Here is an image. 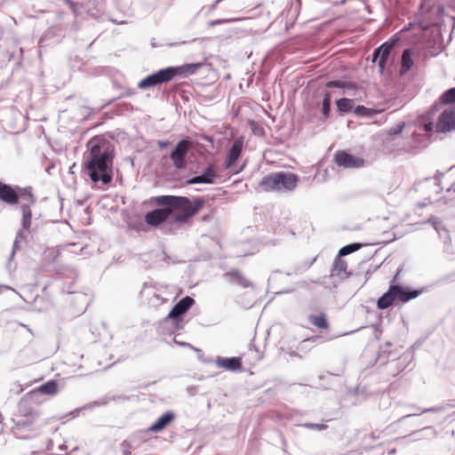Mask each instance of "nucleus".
<instances>
[{"label":"nucleus","instance_id":"obj_48","mask_svg":"<svg viewBox=\"0 0 455 455\" xmlns=\"http://www.w3.org/2000/svg\"><path fill=\"white\" fill-rule=\"evenodd\" d=\"M416 415H419V414L418 413H411V414L405 415L404 417H403V419L410 418V417L416 416Z\"/></svg>","mask_w":455,"mask_h":455},{"label":"nucleus","instance_id":"obj_17","mask_svg":"<svg viewBox=\"0 0 455 455\" xmlns=\"http://www.w3.org/2000/svg\"><path fill=\"white\" fill-rule=\"evenodd\" d=\"M0 200L12 205L18 203L19 195L11 186L0 181Z\"/></svg>","mask_w":455,"mask_h":455},{"label":"nucleus","instance_id":"obj_46","mask_svg":"<svg viewBox=\"0 0 455 455\" xmlns=\"http://www.w3.org/2000/svg\"><path fill=\"white\" fill-rule=\"evenodd\" d=\"M224 20H213L211 22V25L212 26H214V25H218V24H220L222 23Z\"/></svg>","mask_w":455,"mask_h":455},{"label":"nucleus","instance_id":"obj_2","mask_svg":"<svg viewBox=\"0 0 455 455\" xmlns=\"http://www.w3.org/2000/svg\"><path fill=\"white\" fill-rule=\"evenodd\" d=\"M115 148L112 142L101 136H95L86 143L84 166L93 182L108 185L113 180Z\"/></svg>","mask_w":455,"mask_h":455},{"label":"nucleus","instance_id":"obj_41","mask_svg":"<svg viewBox=\"0 0 455 455\" xmlns=\"http://www.w3.org/2000/svg\"><path fill=\"white\" fill-rule=\"evenodd\" d=\"M121 447H122V451L124 455H131V444L130 443L127 441V440H124L122 443H121Z\"/></svg>","mask_w":455,"mask_h":455},{"label":"nucleus","instance_id":"obj_33","mask_svg":"<svg viewBox=\"0 0 455 455\" xmlns=\"http://www.w3.org/2000/svg\"><path fill=\"white\" fill-rule=\"evenodd\" d=\"M421 136V134L418 133L416 131L415 132H413V138L415 139V143L414 144H411V145H409L408 147L404 148V150L405 151H408V152H411L412 151L413 149H417L418 148H420L422 147L423 145H421L420 141H419V137Z\"/></svg>","mask_w":455,"mask_h":455},{"label":"nucleus","instance_id":"obj_18","mask_svg":"<svg viewBox=\"0 0 455 455\" xmlns=\"http://www.w3.org/2000/svg\"><path fill=\"white\" fill-rule=\"evenodd\" d=\"M203 67V63H188L184 64L178 67H169L172 69H174L173 78L177 76H186L188 75H194L198 72V70Z\"/></svg>","mask_w":455,"mask_h":455},{"label":"nucleus","instance_id":"obj_35","mask_svg":"<svg viewBox=\"0 0 455 455\" xmlns=\"http://www.w3.org/2000/svg\"><path fill=\"white\" fill-rule=\"evenodd\" d=\"M20 197L22 201H25L23 204H28L30 206L35 204V198L30 192L21 194Z\"/></svg>","mask_w":455,"mask_h":455},{"label":"nucleus","instance_id":"obj_52","mask_svg":"<svg viewBox=\"0 0 455 455\" xmlns=\"http://www.w3.org/2000/svg\"><path fill=\"white\" fill-rule=\"evenodd\" d=\"M114 23H118L116 20H113ZM120 24H123L124 22H119Z\"/></svg>","mask_w":455,"mask_h":455},{"label":"nucleus","instance_id":"obj_47","mask_svg":"<svg viewBox=\"0 0 455 455\" xmlns=\"http://www.w3.org/2000/svg\"><path fill=\"white\" fill-rule=\"evenodd\" d=\"M441 238L443 239L444 243H447V241L451 240L450 237L449 238L445 237L444 232H442V237Z\"/></svg>","mask_w":455,"mask_h":455},{"label":"nucleus","instance_id":"obj_42","mask_svg":"<svg viewBox=\"0 0 455 455\" xmlns=\"http://www.w3.org/2000/svg\"><path fill=\"white\" fill-rule=\"evenodd\" d=\"M444 407L443 406H438V407H431V408H427V409H425L421 411V413H426V412H436V411H440L442 410H443Z\"/></svg>","mask_w":455,"mask_h":455},{"label":"nucleus","instance_id":"obj_32","mask_svg":"<svg viewBox=\"0 0 455 455\" xmlns=\"http://www.w3.org/2000/svg\"><path fill=\"white\" fill-rule=\"evenodd\" d=\"M442 101L445 104H452L455 103V87L447 90L442 95Z\"/></svg>","mask_w":455,"mask_h":455},{"label":"nucleus","instance_id":"obj_34","mask_svg":"<svg viewBox=\"0 0 455 455\" xmlns=\"http://www.w3.org/2000/svg\"><path fill=\"white\" fill-rule=\"evenodd\" d=\"M404 127H405V123L401 122V123L395 124V126L391 127L387 132L389 135L400 134L403 132Z\"/></svg>","mask_w":455,"mask_h":455},{"label":"nucleus","instance_id":"obj_31","mask_svg":"<svg viewBox=\"0 0 455 455\" xmlns=\"http://www.w3.org/2000/svg\"><path fill=\"white\" fill-rule=\"evenodd\" d=\"M360 248H361V244L360 243H355L347 244L346 246H343L339 250L338 257L342 258L343 256H346V255H348V254H350L352 252L356 251Z\"/></svg>","mask_w":455,"mask_h":455},{"label":"nucleus","instance_id":"obj_1","mask_svg":"<svg viewBox=\"0 0 455 455\" xmlns=\"http://www.w3.org/2000/svg\"><path fill=\"white\" fill-rule=\"evenodd\" d=\"M154 201L156 204L166 206V208L148 212L145 216V221L152 227L161 225L164 234L172 233L173 225L186 223L203 208L204 204L202 197L191 202L186 196H156Z\"/></svg>","mask_w":455,"mask_h":455},{"label":"nucleus","instance_id":"obj_4","mask_svg":"<svg viewBox=\"0 0 455 455\" xmlns=\"http://www.w3.org/2000/svg\"><path fill=\"white\" fill-rule=\"evenodd\" d=\"M299 182V176L292 172H278L265 176L259 183V187L266 192H290L293 191Z\"/></svg>","mask_w":455,"mask_h":455},{"label":"nucleus","instance_id":"obj_14","mask_svg":"<svg viewBox=\"0 0 455 455\" xmlns=\"http://www.w3.org/2000/svg\"><path fill=\"white\" fill-rule=\"evenodd\" d=\"M335 163L343 168H358L363 165L364 161L345 151H339L335 154Z\"/></svg>","mask_w":455,"mask_h":455},{"label":"nucleus","instance_id":"obj_11","mask_svg":"<svg viewBox=\"0 0 455 455\" xmlns=\"http://www.w3.org/2000/svg\"><path fill=\"white\" fill-rule=\"evenodd\" d=\"M455 130V108H446L435 124L436 132H449Z\"/></svg>","mask_w":455,"mask_h":455},{"label":"nucleus","instance_id":"obj_53","mask_svg":"<svg viewBox=\"0 0 455 455\" xmlns=\"http://www.w3.org/2000/svg\"><path fill=\"white\" fill-rule=\"evenodd\" d=\"M1 288H8V287H7V286H4V285H2V286H0V289H1Z\"/></svg>","mask_w":455,"mask_h":455},{"label":"nucleus","instance_id":"obj_38","mask_svg":"<svg viewBox=\"0 0 455 455\" xmlns=\"http://www.w3.org/2000/svg\"><path fill=\"white\" fill-rule=\"evenodd\" d=\"M22 240H25V235H23L22 231L20 230L16 235V238L13 243V250L12 252V256L14 254V250L18 247L19 243Z\"/></svg>","mask_w":455,"mask_h":455},{"label":"nucleus","instance_id":"obj_51","mask_svg":"<svg viewBox=\"0 0 455 455\" xmlns=\"http://www.w3.org/2000/svg\"><path fill=\"white\" fill-rule=\"evenodd\" d=\"M448 406H450V407H455V400H454V403H449V404H448Z\"/></svg>","mask_w":455,"mask_h":455},{"label":"nucleus","instance_id":"obj_10","mask_svg":"<svg viewBox=\"0 0 455 455\" xmlns=\"http://www.w3.org/2000/svg\"><path fill=\"white\" fill-rule=\"evenodd\" d=\"M195 303L194 299L187 296L180 299L170 311L165 321L172 319L174 321L176 329L180 330L181 326V315H183Z\"/></svg>","mask_w":455,"mask_h":455},{"label":"nucleus","instance_id":"obj_19","mask_svg":"<svg viewBox=\"0 0 455 455\" xmlns=\"http://www.w3.org/2000/svg\"><path fill=\"white\" fill-rule=\"evenodd\" d=\"M175 419V414L172 411H166L161 417L157 419V420L152 424L148 430L154 433L161 432L164 429L173 419Z\"/></svg>","mask_w":455,"mask_h":455},{"label":"nucleus","instance_id":"obj_22","mask_svg":"<svg viewBox=\"0 0 455 455\" xmlns=\"http://www.w3.org/2000/svg\"><path fill=\"white\" fill-rule=\"evenodd\" d=\"M59 392L58 389V383L54 380H49L38 387H36L33 394H41V395H54Z\"/></svg>","mask_w":455,"mask_h":455},{"label":"nucleus","instance_id":"obj_23","mask_svg":"<svg viewBox=\"0 0 455 455\" xmlns=\"http://www.w3.org/2000/svg\"><path fill=\"white\" fill-rule=\"evenodd\" d=\"M336 105L339 114L343 115L354 109L355 100L347 98H342L336 101Z\"/></svg>","mask_w":455,"mask_h":455},{"label":"nucleus","instance_id":"obj_27","mask_svg":"<svg viewBox=\"0 0 455 455\" xmlns=\"http://www.w3.org/2000/svg\"><path fill=\"white\" fill-rule=\"evenodd\" d=\"M382 110L369 108L364 106H357L354 108V113L357 116L373 117L375 115L381 113Z\"/></svg>","mask_w":455,"mask_h":455},{"label":"nucleus","instance_id":"obj_21","mask_svg":"<svg viewBox=\"0 0 455 455\" xmlns=\"http://www.w3.org/2000/svg\"><path fill=\"white\" fill-rule=\"evenodd\" d=\"M395 43L393 41L391 42H385L380 46L378 47V52H379L380 59L378 61V66L382 72L386 67L387 60L394 47Z\"/></svg>","mask_w":455,"mask_h":455},{"label":"nucleus","instance_id":"obj_30","mask_svg":"<svg viewBox=\"0 0 455 455\" xmlns=\"http://www.w3.org/2000/svg\"><path fill=\"white\" fill-rule=\"evenodd\" d=\"M327 88H347V89H355V85L351 82H345L340 80H334L326 83Z\"/></svg>","mask_w":455,"mask_h":455},{"label":"nucleus","instance_id":"obj_49","mask_svg":"<svg viewBox=\"0 0 455 455\" xmlns=\"http://www.w3.org/2000/svg\"><path fill=\"white\" fill-rule=\"evenodd\" d=\"M209 218H210L209 215H205V216L202 217V221H206L209 220Z\"/></svg>","mask_w":455,"mask_h":455},{"label":"nucleus","instance_id":"obj_25","mask_svg":"<svg viewBox=\"0 0 455 455\" xmlns=\"http://www.w3.org/2000/svg\"><path fill=\"white\" fill-rule=\"evenodd\" d=\"M413 61L410 49H405L402 55L401 75L406 74L412 67Z\"/></svg>","mask_w":455,"mask_h":455},{"label":"nucleus","instance_id":"obj_3","mask_svg":"<svg viewBox=\"0 0 455 455\" xmlns=\"http://www.w3.org/2000/svg\"><path fill=\"white\" fill-rule=\"evenodd\" d=\"M20 414L13 419L12 432L19 439H29L40 433L42 419L38 412L28 411L26 402H21L19 407Z\"/></svg>","mask_w":455,"mask_h":455},{"label":"nucleus","instance_id":"obj_28","mask_svg":"<svg viewBox=\"0 0 455 455\" xmlns=\"http://www.w3.org/2000/svg\"><path fill=\"white\" fill-rule=\"evenodd\" d=\"M331 101V93L326 92L324 93V97L322 101L321 111H322L323 116L320 118V120H326L330 116Z\"/></svg>","mask_w":455,"mask_h":455},{"label":"nucleus","instance_id":"obj_13","mask_svg":"<svg viewBox=\"0 0 455 455\" xmlns=\"http://www.w3.org/2000/svg\"><path fill=\"white\" fill-rule=\"evenodd\" d=\"M218 177L219 175L217 173V167L213 164H210L207 165L201 175H197L188 180L187 184H214Z\"/></svg>","mask_w":455,"mask_h":455},{"label":"nucleus","instance_id":"obj_7","mask_svg":"<svg viewBox=\"0 0 455 455\" xmlns=\"http://www.w3.org/2000/svg\"><path fill=\"white\" fill-rule=\"evenodd\" d=\"M76 16L84 11L92 17H97L102 11L100 0H63Z\"/></svg>","mask_w":455,"mask_h":455},{"label":"nucleus","instance_id":"obj_12","mask_svg":"<svg viewBox=\"0 0 455 455\" xmlns=\"http://www.w3.org/2000/svg\"><path fill=\"white\" fill-rule=\"evenodd\" d=\"M347 262L342 258L337 256L336 259H334L329 275V278L331 280V284L334 287H336L340 282L345 280L349 275V273L347 272Z\"/></svg>","mask_w":455,"mask_h":455},{"label":"nucleus","instance_id":"obj_5","mask_svg":"<svg viewBox=\"0 0 455 455\" xmlns=\"http://www.w3.org/2000/svg\"><path fill=\"white\" fill-rule=\"evenodd\" d=\"M421 291L420 290L411 291L401 285H390L388 291L378 299L377 305L379 308L385 309L395 301L407 302L410 299H415Z\"/></svg>","mask_w":455,"mask_h":455},{"label":"nucleus","instance_id":"obj_15","mask_svg":"<svg viewBox=\"0 0 455 455\" xmlns=\"http://www.w3.org/2000/svg\"><path fill=\"white\" fill-rule=\"evenodd\" d=\"M243 148V138L236 139L232 144L227 157L224 162V166L226 169L230 168L235 164V163L238 160L241 156L242 150Z\"/></svg>","mask_w":455,"mask_h":455},{"label":"nucleus","instance_id":"obj_36","mask_svg":"<svg viewBox=\"0 0 455 455\" xmlns=\"http://www.w3.org/2000/svg\"><path fill=\"white\" fill-rule=\"evenodd\" d=\"M447 200L455 201V181L446 188V196Z\"/></svg>","mask_w":455,"mask_h":455},{"label":"nucleus","instance_id":"obj_16","mask_svg":"<svg viewBox=\"0 0 455 455\" xmlns=\"http://www.w3.org/2000/svg\"><path fill=\"white\" fill-rule=\"evenodd\" d=\"M215 363L219 368L229 371H236L242 368L241 357H222L217 356Z\"/></svg>","mask_w":455,"mask_h":455},{"label":"nucleus","instance_id":"obj_45","mask_svg":"<svg viewBox=\"0 0 455 455\" xmlns=\"http://www.w3.org/2000/svg\"><path fill=\"white\" fill-rule=\"evenodd\" d=\"M157 145L160 148H164L170 145V141L169 140H158Z\"/></svg>","mask_w":455,"mask_h":455},{"label":"nucleus","instance_id":"obj_9","mask_svg":"<svg viewBox=\"0 0 455 455\" xmlns=\"http://www.w3.org/2000/svg\"><path fill=\"white\" fill-rule=\"evenodd\" d=\"M190 148L191 141L188 140H181L176 144L170 156L175 168L183 169L186 167V157Z\"/></svg>","mask_w":455,"mask_h":455},{"label":"nucleus","instance_id":"obj_39","mask_svg":"<svg viewBox=\"0 0 455 455\" xmlns=\"http://www.w3.org/2000/svg\"><path fill=\"white\" fill-rule=\"evenodd\" d=\"M173 342L180 347H188L190 349H193L196 353H201V350L199 348L193 347L191 344H189L188 342L179 341L176 339H173Z\"/></svg>","mask_w":455,"mask_h":455},{"label":"nucleus","instance_id":"obj_8","mask_svg":"<svg viewBox=\"0 0 455 455\" xmlns=\"http://www.w3.org/2000/svg\"><path fill=\"white\" fill-rule=\"evenodd\" d=\"M173 74L174 69H172L169 67L166 68L159 69L156 73H153L140 80L138 84V88L147 89L152 86L168 83L173 79Z\"/></svg>","mask_w":455,"mask_h":455},{"label":"nucleus","instance_id":"obj_43","mask_svg":"<svg viewBox=\"0 0 455 455\" xmlns=\"http://www.w3.org/2000/svg\"><path fill=\"white\" fill-rule=\"evenodd\" d=\"M434 128H435V124H434L433 123L429 122V123L424 124V127H423L422 130L424 132H428L433 131Z\"/></svg>","mask_w":455,"mask_h":455},{"label":"nucleus","instance_id":"obj_24","mask_svg":"<svg viewBox=\"0 0 455 455\" xmlns=\"http://www.w3.org/2000/svg\"><path fill=\"white\" fill-rule=\"evenodd\" d=\"M20 212L22 214L21 228L22 229L28 230L31 226L32 213L28 204H21Z\"/></svg>","mask_w":455,"mask_h":455},{"label":"nucleus","instance_id":"obj_20","mask_svg":"<svg viewBox=\"0 0 455 455\" xmlns=\"http://www.w3.org/2000/svg\"><path fill=\"white\" fill-rule=\"evenodd\" d=\"M224 276L228 278L230 283H236L243 288L251 285V283L237 269H232L227 272Z\"/></svg>","mask_w":455,"mask_h":455},{"label":"nucleus","instance_id":"obj_6","mask_svg":"<svg viewBox=\"0 0 455 455\" xmlns=\"http://www.w3.org/2000/svg\"><path fill=\"white\" fill-rule=\"evenodd\" d=\"M165 293L166 286L153 283H145L140 291L141 297L155 307L166 302Z\"/></svg>","mask_w":455,"mask_h":455},{"label":"nucleus","instance_id":"obj_44","mask_svg":"<svg viewBox=\"0 0 455 455\" xmlns=\"http://www.w3.org/2000/svg\"><path fill=\"white\" fill-rule=\"evenodd\" d=\"M380 59V54H379V52H378V48H376L372 53V56H371V60L373 62H375L376 60L379 61V60Z\"/></svg>","mask_w":455,"mask_h":455},{"label":"nucleus","instance_id":"obj_37","mask_svg":"<svg viewBox=\"0 0 455 455\" xmlns=\"http://www.w3.org/2000/svg\"><path fill=\"white\" fill-rule=\"evenodd\" d=\"M303 427L309 428V429H315L317 431H322L327 428V426L325 424H314V423H305L303 424Z\"/></svg>","mask_w":455,"mask_h":455},{"label":"nucleus","instance_id":"obj_26","mask_svg":"<svg viewBox=\"0 0 455 455\" xmlns=\"http://www.w3.org/2000/svg\"><path fill=\"white\" fill-rule=\"evenodd\" d=\"M308 321L311 324H313L320 329L326 330L329 327L325 315L323 313H321L319 315H310L308 316Z\"/></svg>","mask_w":455,"mask_h":455},{"label":"nucleus","instance_id":"obj_29","mask_svg":"<svg viewBox=\"0 0 455 455\" xmlns=\"http://www.w3.org/2000/svg\"><path fill=\"white\" fill-rule=\"evenodd\" d=\"M428 222L433 225L435 230L436 231L440 237H442V232H444L445 237L449 238V231L443 225L441 220H439L437 218L433 217L428 220Z\"/></svg>","mask_w":455,"mask_h":455},{"label":"nucleus","instance_id":"obj_40","mask_svg":"<svg viewBox=\"0 0 455 455\" xmlns=\"http://www.w3.org/2000/svg\"><path fill=\"white\" fill-rule=\"evenodd\" d=\"M425 432L429 433V435L431 436H435L436 435V431L433 427H426L420 429L419 431L415 432L413 435H419V434H422V433H425Z\"/></svg>","mask_w":455,"mask_h":455},{"label":"nucleus","instance_id":"obj_50","mask_svg":"<svg viewBox=\"0 0 455 455\" xmlns=\"http://www.w3.org/2000/svg\"><path fill=\"white\" fill-rule=\"evenodd\" d=\"M434 182H435V185L436 187H438V188L440 187V184H439L440 180H435Z\"/></svg>","mask_w":455,"mask_h":455}]
</instances>
